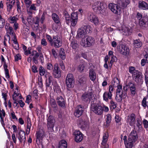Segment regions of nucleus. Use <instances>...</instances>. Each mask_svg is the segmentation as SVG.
Returning <instances> with one entry per match:
<instances>
[{
	"label": "nucleus",
	"mask_w": 148,
	"mask_h": 148,
	"mask_svg": "<svg viewBox=\"0 0 148 148\" xmlns=\"http://www.w3.org/2000/svg\"><path fill=\"white\" fill-rule=\"evenodd\" d=\"M138 137L137 134L135 130H133L131 132L127 140V136H124L123 140L124 144L126 148H132L134 144L136 141Z\"/></svg>",
	"instance_id": "f257e3e1"
},
{
	"label": "nucleus",
	"mask_w": 148,
	"mask_h": 148,
	"mask_svg": "<svg viewBox=\"0 0 148 148\" xmlns=\"http://www.w3.org/2000/svg\"><path fill=\"white\" fill-rule=\"evenodd\" d=\"M92 10L97 13L103 14L106 11L103 4L100 1H97L92 4Z\"/></svg>",
	"instance_id": "f03ea898"
},
{
	"label": "nucleus",
	"mask_w": 148,
	"mask_h": 148,
	"mask_svg": "<svg viewBox=\"0 0 148 148\" xmlns=\"http://www.w3.org/2000/svg\"><path fill=\"white\" fill-rule=\"evenodd\" d=\"M94 39L90 36H87L86 39L82 38L80 43L82 46L84 47H90L94 44Z\"/></svg>",
	"instance_id": "7ed1b4c3"
},
{
	"label": "nucleus",
	"mask_w": 148,
	"mask_h": 148,
	"mask_svg": "<svg viewBox=\"0 0 148 148\" xmlns=\"http://www.w3.org/2000/svg\"><path fill=\"white\" fill-rule=\"evenodd\" d=\"M126 96V93L123 91L122 85L119 86L117 87L116 99L118 101L120 102L123 98H124Z\"/></svg>",
	"instance_id": "20e7f679"
},
{
	"label": "nucleus",
	"mask_w": 148,
	"mask_h": 148,
	"mask_svg": "<svg viewBox=\"0 0 148 148\" xmlns=\"http://www.w3.org/2000/svg\"><path fill=\"white\" fill-rule=\"evenodd\" d=\"M75 82L73 75L72 73L68 74L66 77V84L68 88H71L74 86Z\"/></svg>",
	"instance_id": "39448f33"
},
{
	"label": "nucleus",
	"mask_w": 148,
	"mask_h": 148,
	"mask_svg": "<svg viewBox=\"0 0 148 148\" xmlns=\"http://www.w3.org/2000/svg\"><path fill=\"white\" fill-rule=\"evenodd\" d=\"M55 123V120L53 117L51 115L49 116L47 123L48 130L49 132H52L53 131V127Z\"/></svg>",
	"instance_id": "423d86ee"
},
{
	"label": "nucleus",
	"mask_w": 148,
	"mask_h": 148,
	"mask_svg": "<svg viewBox=\"0 0 148 148\" xmlns=\"http://www.w3.org/2000/svg\"><path fill=\"white\" fill-rule=\"evenodd\" d=\"M108 7L114 13L120 15L121 12V8L120 6L113 3L109 4Z\"/></svg>",
	"instance_id": "0eeeda50"
},
{
	"label": "nucleus",
	"mask_w": 148,
	"mask_h": 148,
	"mask_svg": "<svg viewBox=\"0 0 148 148\" xmlns=\"http://www.w3.org/2000/svg\"><path fill=\"white\" fill-rule=\"evenodd\" d=\"M95 97L93 92L91 91L85 92L82 96V100L86 102H89L92 100L94 99Z\"/></svg>",
	"instance_id": "6e6552de"
},
{
	"label": "nucleus",
	"mask_w": 148,
	"mask_h": 148,
	"mask_svg": "<svg viewBox=\"0 0 148 148\" xmlns=\"http://www.w3.org/2000/svg\"><path fill=\"white\" fill-rule=\"evenodd\" d=\"M87 18L89 21L93 23L95 25H97L99 24V21L98 17L93 13L88 12Z\"/></svg>",
	"instance_id": "1a4fd4ad"
},
{
	"label": "nucleus",
	"mask_w": 148,
	"mask_h": 148,
	"mask_svg": "<svg viewBox=\"0 0 148 148\" xmlns=\"http://www.w3.org/2000/svg\"><path fill=\"white\" fill-rule=\"evenodd\" d=\"M91 110L96 114L101 115L103 113L102 106L96 104H92L91 106Z\"/></svg>",
	"instance_id": "9d476101"
},
{
	"label": "nucleus",
	"mask_w": 148,
	"mask_h": 148,
	"mask_svg": "<svg viewBox=\"0 0 148 148\" xmlns=\"http://www.w3.org/2000/svg\"><path fill=\"white\" fill-rule=\"evenodd\" d=\"M134 80L136 83L141 84L143 82V75L142 73L138 71L132 76Z\"/></svg>",
	"instance_id": "9b49d317"
},
{
	"label": "nucleus",
	"mask_w": 148,
	"mask_h": 148,
	"mask_svg": "<svg viewBox=\"0 0 148 148\" xmlns=\"http://www.w3.org/2000/svg\"><path fill=\"white\" fill-rule=\"evenodd\" d=\"M16 136L19 142L21 143L23 142L24 144L26 140L25 133V132L21 129H19Z\"/></svg>",
	"instance_id": "f8f14e48"
},
{
	"label": "nucleus",
	"mask_w": 148,
	"mask_h": 148,
	"mask_svg": "<svg viewBox=\"0 0 148 148\" xmlns=\"http://www.w3.org/2000/svg\"><path fill=\"white\" fill-rule=\"evenodd\" d=\"M137 18L139 20V23L142 27H146L147 26V19L145 17H142V15L140 13H138L137 14Z\"/></svg>",
	"instance_id": "ddd939ff"
},
{
	"label": "nucleus",
	"mask_w": 148,
	"mask_h": 148,
	"mask_svg": "<svg viewBox=\"0 0 148 148\" xmlns=\"http://www.w3.org/2000/svg\"><path fill=\"white\" fill-rule=\"evenodd\" d=\"M53 41L51 45L55 47L59 48L62 45V40L57 36H53Z\"/></svg>",
	"instance_id": "4468645a"
},
{
	"label": "nucleus",
	"mask_w": 148,
	"mask_h": 148,
	"mask_svg": "<svg viewBox=\"0 0 148 148\" xmlns=\"http://www.w3.org/2000/svg\"><path fill=\"white\" fill-rule=\"evenodd\" d=\"M79 126L82 130H86L89 128V123L88 121H85L82 119H79Z\"/></svg>",
	"instance_id": "2eb2a0df"
},
{
	"label": "nucleus",
	"mask_w": 148,
	"mask_h": 148,
	"mask_svg": "<svg viewBox=\"0 0 148 148\" xmlns=\"http://www.w3.org/2000/svg\"><path fill=\"white\" fill-rule=\"evenodd\" d=\"M109 137L108 132H106L103 134L101 145L103 148H109V145L107 143V142Z\"/></svg>",
	"instance_id": "dca6fc26"
},
{
	"label": "nucleus",
	"mask_w": 148,
	"mask_h": 148,
	"mask_svg": "<svg viewBox=\"0 0 148 148\" xmlns=\"http://www.w3.org/2000/svg\"><path fill=\"white\" fill-rule=\"evenodd\" d=\"M52 73L55 78H59L61 77V72L58 64H55Z\"/></svg>",
	"instance_id": "f3484780"
},
{
	"label": "nucleus",
	"mask_w": 148,
	"mask_h": 148,
	"mask_svg": "<svg viewBox=\"0 0 148 148\" xmlns=\"http://www.w3.org/2000/svg\"><path fill=\"white\" fill-rule=\"evenodd\" d=\"M78 21V14L77 12H73L71 14V20L70 21L71 25L74 27L76 25Z\"/></svg>",
	"instance_id": "a211bd4d"
},
{
	"label": "nucleus",
	"mask_w": 148,
	"mask_h": 148,
	"mask_svg": "<svg viewBox=\"0 0 148 148\" xmlns=\"http://www.w3.org/2000/svg\"><path fill=\"white\" fill-rule=\"evenodd\" d=\"M12 98L14 100H18L21 99L22 97L21 95L18 90V87L16 86L13 94L12 95Z\"/></svg>",
	"instance_id": "6ab92c4d"
},
{
	"label": "nucleus",
	"mask_w": 148,
	"mask_h": 148,
	"mask_svg": "<svg viewBox=\"0 0 148 148\" xmlns=\"http://www.w3.org/2000/svg\"><path fill=\"white\" fill-rule=\"evenodd\" d=\"M86 34V32L84 31V28L82 27L77 31L76 38H86L85 36Z\"/></svg>",
	"instance_id": "aec40b11"
},
{
	"label": "nucleus",
	"mask_w": 148,
	"mask_h": 148,
	"mask_svg": "<svg viewBox=\"0 0 148 148\" xmlns=\"http://www.w3.org/2000/svg\"><path fill=\"white\" fill-rule=\"evenodd\" d=\"M135 115L134 114H132L128 116L127 118V121L130 126H133L134 125L135 122Z\"/></svg>",
	"instance_id": "412c9836"
},
{
	"label": "nucleus",
	"mask_w": 148,
	"mask_h": 148,
	"mask_svg": "<svg viewBox=\"0 0 148 148\" xmlns=\"http://www.w3.org/2000/svg\"><path fill=\"white\" fill-rule=\"evenodd\" d=\"M74 134L75 141L77 142H81L83 139V135L82 133L79 131L76 130Z\"/></svg>",
	"instance_id": "4be33fe9"
},
{
	"label": "nucleus",
	"mask_w": 148,
	"mask_h": 148,
	"mask_svg": "<svg viewBox=\"0 0 148 148\" xmlns=\"http://www.w3.org/2000/svg\"><path fill=\"white\" fill-rule=\"evenodd\" d=\"M57 102L60 107L64 108L65 107V104L64 98L61 96L58 97L56 99Z\"/></svg>",
	"instance_id": "5701e85b"
},
{
	"label": "nucleus",
	"mask_w": 148,
	"mask_h": 148,
	"mask_svg": "<svg viewBox=\"0 0 148 148\" xmlns=\"http://www.w3.org/2000/svg\"><path fill=\"white\" fill-rule=\"evenodd\" d=\"M119 50L121 53L124 55H128L129 53V49L128 47L125 45H122L120 48Z\"/></svg>",
	"instance_id": "b1692460"
},
{
	"label": "nucleus",
	"mask_w": 148,
	"mask_h": 148,
	"mask_svg": "<svg viewBox=\"0 0 148 148\" xmlns=\"http://www.w3.org/2000/svg\"><path fill=\"white\" fill-rule=\"evenodd\" d=\"M87 79L84 75H80L78 77V81L81 86H83L86 84Z\"/></svg>",
	"instance_id": "393cba45"
},
{
	"label": "nucleus",
	"mask_w": 148,
	"mask_h": 148,
	"mask_svg": "<svg viewBox=\"0 0 148 148\" xmlns=\"http://www.w3.org/2000/svg\"><path fill=\"white\" fill-rule=\"evenodd\" d=\"M83 111V108L81 105H79L77 107V108L75 112V116L77 117L80 116L82 114Z\"/></svg>",
	"instance_id": "a878e982"
},
{
	"label": "nucleus",
	"mask_w": 148,
	"mask_h": 148,
	"mask_svg": "<svg viewBox=\"0 0 148 148\" xmlns=\"http://www.w3.org/2000/svg\"><path fill=\"white\" fill-rule=\"evenodd\" d=\"M117 2L118 4L124 8L127 7L130 3V0H118Z\"/></svg>",
	"instance_id": "bb28decb"
},
{
	"label": "nucleus",
	"mask_w": 148,
	"mask_h": 148,
	"mask_svg": "<svg viewBox=\"0 0 148 148\" xmlns=\"http://www.w3.org/2000/svg\"><path fill=\"white\" fill-rule=\"evenodd\" d=\"M7 24L9 25L8 24H6L5 28L11 35V38L16 37L15 34L14 32L13 28L12 27H8V25H7Z\"/></svg>",
	"instance_id": "cd10ccee"
},
{
	"label": "nucleus",
	"mask_w": 148,
	"mask_h": 148,
	"mask_svg": "<svg viewBox=\"0 0 148 148\" xmlns=\"http://www.w3.org/2000/svg\"><path fill=\"white\" fill-rule=\"evenodd\" d=\"M52 84L53 86V88L55 92L57 93L60 94L61 93V90L60 86L58 85L56 81H54L52 82Z\"/></svg>",
	"instance_id": "c85d7f7f"
},
{
	"label": "nucleus",
	"mask_w": 148,
	"mask_h": 148,
	"mask_svg": "<svg viewBox=\"0 0 148 148\" xmlns=\"http://www.w3.org/2000/svg\"><path fill=\"white\" fill-rule=\"evenodd\" d=\"M138 7L143 10L148 9V4L144 1H139L138 3Z\"/></svg>",
	"instance_id": "c756f323"
},
{
	"label": "nucleus",
	"mask_w": 148,
	"mask_h": 148,
	"mask_svg": "<svg viewBox=\"0 0 148 148\" xmlns=\"http://www.w3.org/2000/svg\"><path fill=\"white\" fill-rule=\"evenodd\" d=\"M27 129L26 130V133L27 135H28L30 133L32 126L31 120L29 117H28L27 118Z\"/></svg>",
	"instance_id": "7c9ffc66"
},
{
	"label": "nucleus",
	"mask_w": 148,
	"mask_h": 148,
	"mask_svg": "<svg viewBox=\"0 0 148 148\" xmlns=\"http://www.w3.org/2000/svg\"><path fill=\"white\" fill-rule=\"evenodd\" d=\"M5 112L3 110H2L0 111V121L3 127L4 128L5 124L4 122L3 118L5 116Z\"/></svg>",
	"instance_id": "2f4dec72"
},
{
	"label": "nucleus",
	"mask_w": 148,
	"mask_h": 148,
	"mask_svg": "<svg viewBox=\"0 0 148 148\" xmlns=\"http://www.w3.org/2000/svg\"><path fill=\"white\" fill-rule=\"evenodd\" d=\"M89 76L91 81H94L95 80L96 78V74L92 69H90L89 70Z\"/></svg>",
	"instance_id": "473e14b6"
},
{
	"label": "nucleus",
	"mask_w": 148,
	"mask_h": 148,
	"mask_svg": "<svg viewBox=\"0 0 148 148\" xmlns=\"http://www.w3.org/2000/svg\"><path fill=\"white\" fill-rule=\"evenodd\" d=\"M112 94H110L108 92H105L103 95V100L107 101L108 100V99H112Z\"/></svg>",
	"instance_id": "72a5a7b5"
},
{
	"label": "nucleus",
	"mask_w": 148,
	"mask_h": 148,
	"mask_svg": "<svg viewBox=\"0 0 148 148\" xmlns=\"http://www.w3.org/2000/svg\"><path fill=\"white\" fill-rule=\"evenodd\" d=\"M136 120L137 123L136 124V125L137 127H138V129H136V130H137V131L139 132L141 131L143 129L141 125L142 122L140 119L137 118L136 119Z\"/></svg>",
	"instance_id": "f704fd0d"
},
{
	"label": "nucleus",
	"mask_w": 148,
	"mask_h": 148,
	"mask_svg": "<svg viewBox=\"0 0 148 148\" xmlns=\"http://www.w3.org/2000/svg\"><path fill=\"white\" fill-rule=\"evenodd\" d=\"M67 143L64 140H62L60 141L58 144V148H67Z\"/></svg>",
	"instance_id": "c9c22d12"
},
{
	"label": "nucleus",
	"mask_w": 148,
	"mask_h": 148,
	"mask_svg": "<svg viewBox=\"0 0 148 148\" xmlns=\"http://www.w3.org/2000/svg\"><path fill=\"white\" fill-rule=\"evenodd\" d=\"M9 21L11 24H13L16 23L18 20V16L17 15L15 16H11L8 18Z\"/></svg>",
	"instance_id": "e433bc0d"
},
{
	"label": "nucleus",
	"mask_w": 148,
	"mask_h": 148,
	"mask_svg": "<svg viewBox=\"0 0 148 148\" xmlns=\"http://www.w3.org/2000/svg\"><path fill=\"white\" fill-rule=\"evenodd\" d=\"M12 40L13 41V46L14 49L16 50H18L19 49V45L17 42L16 37L12 38Z\"/></svg>",
	"instance_id": "4c0bfd02"
},
{
	"label": "nucleus",
	"mask_w": 148,
	"mask_h": 148,
	"mask_svg": "<svg viewBox=\"0 0 148 148\" xmlns=\"http://www.w3.org/2000/svg\"><path fill=\"white\" fill-rule=\"evenodd\" d=\"M7 92L6 91H2V98L4 101V103L6 107H7V103L6 102V100L7 98Z\"/></svg>",
	"instance_id": "58836bf2"
},
{
	"label": "nucleus",
	"mask_w": 148,
	"mask_h": 148,
	"mask_svg": "<svg viewBox=\"0 0 148 148\" xmlns=\"http://www.w3.org/2000/svg\"><path fill=\"white\" fill-rule=\"evenodd\" d=\"M129 84L131 93L135 95L136 93L135 85L131 83H129Z\"/></svg>",
	"instance_id": "ea45409f"
},
{
	"label": "nucleus",
	"mask_w": 148,
	"mask_h": 148,
	"mask_svg": "<svg viewBox=\"0 0 148 148\" xmlns=\"http://www.w3.org/2000/svg\"><path fill=\"white\" fill-rule=\"evenodd\" d=\"M106 127H108L112 121V116L110 114H108L106 115Z\"/></svg>",
	"instance_id": "a19ab883"
},
{
	"label": "nucleus",
	"mask_w": 148,
	"mask_h": 148,
	"mask_svg": "<svg viewBox=\"0 0 148 148\" xmlns=\"http://www.w3.org/2000/svg\"><path fill=\"white\" fill-rule=\"evenodd\" d=\"M133 43L135 47L137 48H139L142 46V43L139 40H134Z\"/></svg>",
	"instance_id": "79ce46f5"
},
{
	"label": "nucleus",
	"mask_w": 148,
	"mask_h": 148,
	"mask_svg": "<svg viewBox=\"0 0 148 148\" xmlns=\"http://www.w3.org/2000/svg\"><path fill=\"white\" fill-rule=\"evenodd\" d=\"M112 85L114 87H117L119 86H121V85H119V81L118 78H114L112 82Z\"/></svg>",
	"instance_id": "37998d69"
},
{
	"label": "nucleus",
	"mask_w": 148,
	"mask_h": 148,
	"mask_svg": "<svg viewBox=\"0 0 148 148\" xmlns=\"http://www.w3.org/2000/svg\"><path fill=\"white\" fill-rule=\"evenodd\" d=\"M53 19L54 22L56 23H59L60 20L58 15L55 13H53L52 15Z\"/></svg>",
	"instance_id": "c03bdc74"
},
{
	"label": "nucleus",
	"mask_w": 148,
	"mask_h": 148,
	"mask_svg": "<svg viewBox=\"0 0 148 148\" xmlns=\"http://www.w3.org/2000/svg\"><path fill=\"white\" fill-rule=\"evenodd\" d=\"M29 28L28 26H24L23 29L21 31L22 33L24 35L27 36L29 33Z\"/></svg>",
	"instance_id": "a18cd8bd"
},
{
	"label": "nucleus",
	"mask_w": 148,
	"mask_h": 148,
	"mask_svg": "<svg viewBox=\"0 0 148 148\" xmlns=\"http://www.w3.org/2000/svg\"><path fill=\"white\" fill-rule=\"evenodd\" d=\"M85 32H86V34L90 33L92 32V27L89 25H84L82 27Z\"/></svg>",
	"instance_id": "49530a36"
},
{
	"label": "nucleus",
	"mask_w": 148,
	"mask_h": 148,
	"mask_svg": "<svg viewBox=\"0 0 148 148\" xmlns=\"http://www.w3.org/2000/svg\"><path fill=\"white\" fill-rule=\"evenodd\" d=\"M59 55L61 58L64 60L66 58V55L63 49L61 48L59 51Z\"/></svg>",
	"instance_id": "de8ad7c7"
},
{
	"label": "nucleus",
	"mask_w": 148,
	"mask_h": 148,
	"mask_svg": "<svg viewBox=\"0 0 148 148\" xmlns=\"http://www.w3.org/2000/svg\"><path fill=\"white\" fill-rule=\"evenodd\" d=\"M139 71L138 70H136L135 69V67L133 66H130L129 67V72L132 74V76L134 74H136V73L138 72Z\"/></svg>",
	"instance_id": "09e8293b"
},
{
	"label": "nucleus",
	"mask_w": 148,
	"mask_h": 148,
	"mask_svg": "<svg viewBox=\"0 0 148 148\" xmlns=\"http://www.w3.org/2000/svg\"><path fill=\"white\" fill-rule=\"evenodd\" d=\"M142 103V106L144 108H145L147 107L148 108V98L144 97L143 99Z\"/></svg>",
	"instance_id": "8fccbe9b"
},
{
	"label": "nucleus",
	"mask_w": 148,
	"mask_h": 148,
	"mask_svg": "<svg viewBox=\"0 0 148 148\" xmlns=\"http://www.w3.org/2000/svg\"><path fill=\"white\" fill-rule=\"evenodd\" d=\"M70 46L73 49H77L78 46L77 41L73 40L71 41Z\"/></svg>",
	"instance_id": "3c124183"
},
{
	"label": "nucleus",
	"mask_w": 148,
	"mask_h": 148,
	"mask_svg": "<svg viewBox=\"0 0 148 148\" xmlns=\"http://www.w3.org/2000/svg\"><path fill=\"white\" fill-rule=\"evenodd\" d=\"M5 20L0 15V28H3L5 25Z\"/></svg>",
	"instance_id": "603ef678"
},
{
	"label": "nucleus",
	"mask_w": 148,
	"mask_h": 148,
	"mask_svg": "<svg viewBox=\"0 0 148 148\" xmlns=\"http://www.w3.org/2000/svg\"><path fill=\"white\" fill-rule=\"evenodd\" d=\"M3 67L5 71V74L6 77L7 78H9V74L8 70L7 69V66L5 62L3 64Z\"/></svg>",
	"instance_id": "864d4df0"
},
{
	"label": "nucleus",
	"mask_w": 148,
	"mask_h": 148,
	"mask_svg": "<svg viewBox=\"0 0 148 148\" xmlns=\"http://www.w3.org/2000/svg\"><path fill=\"white\" fill-rule=\"evenodd\" d=\"M66 21V23L68 25H69L70 23V21L71 20V18H70V16L68 13H66L65 15Z\"/></svg>",
	"instance_id": "5fc2aeb1"
},
{
	"label": "nucleus",
	"mask_w": 148,
	"mask_h": 148,
	"mask_svg": "<svg viewBox=\"0 0 148 148\" xmlns=\"http://www.w3.org/2000/svg\"><path fill=\"white\" fill-rule=\"evenodd\" d=\"M108 56L109 57H110L111 58V60H110V64H112V60L114 59V58H116V57L114 56L113 55V52L111 51H110L108 52Z\"/></svg>",
	"instance_id": "6e6d98bb"
},
{
	"label": "nucleus",
	"mask_w": 148,
	"mask_h": 148,
	"mask_svg": "<svg viewBox=\"0 0 148 148\" xmlns=\"http://www.w3.org/2000/svg\"><path fill=\"white\" fill-rule=\"evenodd\" d=\"M39 71L40 75H43L45 73V70L42 66L39 67Z\"/></svg>",
	"instance_id": "4d7b16f0"
},
{
	"label": "nucleus",
	"mask_w": 148,
	"mask_h": 148,
	"mask_svg": "<svg viewBox=\"0 0 148 148\" xmlns=\"http://www.w3.org/2000/svg\"><path fill=\"white\" fill-rule=\"evenodd\" d=\"M84 67V66L83 64H80L78 66L77 70L80 72H83Z\"/></svg>",
	"instance_id": "13d9d810"
},
{
	"label": "nucleus",
	"mask_w": 148,
	"mask_h": 148,
	"mask_svg": "<svg viewBox=\"0 0 148 148\" xmlns=\"http://www.w3.org/2000/svg\"><path fill=\"white\" fill-rule=\"evenodd\" d=\"M11 128L13 130V133H17L18 132L19 128L18 129L17 128V126L14 125H12L11 127Z\"/></svg>",
	"instance_id": "bf43d9fd"
},
{
	"label": "nucleus",
	"mask_w": 148,
	"mask_h": 148,
	"mask_svg": "<svg viewBox=\"0 0 148 148\" xmlns=\"http://www.w3.org/2000/svg\"><path fill=\"white\" fill-rule=\"evenodd\" d=\"M68 3L69 4V5L71 7H73L74 8L73 6L79 5V4H75V3L73 0H69Z\"/></svg>",
	"instance_id": "052dcab7"
},
{
	"label": "nucleus",
	"mask_w": 148,
	"mask_h": 148,
	"mask_svg": "<svg viewBox=\"0 0 148 148\" xmlns=\"http://www.w3.org/2000/svg\"><path fill=\"white\" fill-rule=\"evenodd\" d=\"M50 103L51 106L53 107H56L57 106L56 102L55 100L53 99L50 100Z\"/></svg>",
	"instance_id": "680f3d73"
},
{
	"label": "nucleus",
	"mask_w": 148,
	"mask_h": 148,
	"mask_svg": "<svg viewBox=\"0 0 148 148\" xmlns=\"http://www.w3.org/2000/svg\"><path fill=\"white\" fill-rule=\"evenodd\" d=\"M111 108L112 109H115L116 107V103L112 101L110 102Z\"/></svg>",
	"instance_id": "e2e57ef3"
},
{
	"label": "nucleus",
	"mask_w": 148,
	"mask_h": 148,
	"mask_svg": "<svg viewBox=\"0 0 148 148\" xmlns=\"http://www.w3.org/2000/svg\"><path fill=\"white\" fill-rule=\"evenodd\" d=\"M47 75H48L47 76V75H45V76L46 77H48L49 83H51L52 82L53 77L49 73H47Z\"/></svg>",
	"instance_id": "0e129e2a"
},
{
	"label": "nucleus",
	"mask_w": 148,
	"mask_h": 148,
	"mask_svg": "<svg viewBox=\"0 0 148 148\" xmlns=\"http://www.w3.org/2000/svg\"><path fill=\"white\" fill-rule=\"evenodd\" d=\"M21 59V56L19 54H17L14 56V60L17 61Z\"/></svg>",
	"instance_id": "69168bd1"
},
{
	"label": "nucleus",
	"mask_w": 148,
	"mask_h": 148,
	"mask_svg": "<svg viewBox=\"0 0 148 148\" xmlns=\"http://www.w3.org/2000/svg\"><path fill=\"white\" fill-rule=\"evenodd\" d=\"M51 52L53 57L55 58H56L58 56L57 51L54 49H52L51 50Z\"/></svg>",
	"instance_id": "338daca9"
},
{
	"label": "nucleus",
	"mask_w": 148,
	"mask_h": 148,
	"mask_svg": "<svg viewBox=\"0 0 148 148\" xmlns=\"http://www.w3.org/2000/svg\"><path fill=\"white\" fill-rule=\"evenodd\" d=\"M143 123L145 128H147L148 127V121H147L145 119H144Z\"/></svg>",
	"instance_id": "774afa93"
}]
</instances>
